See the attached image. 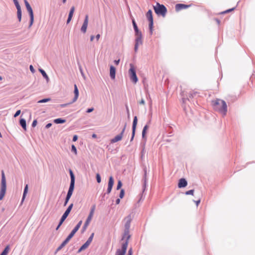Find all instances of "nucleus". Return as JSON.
Returning <instances> with one entry per match:
<instances>
[{"instance_id": "f257e3e1", "label": "nucleus", "mask_w": 255, "mask_h": 255, "mask_svg": "<svg viewBox=\"0 0 255 255\" xmlns=\"http://www.w3.org/2000/svg\"><path fill=\"white\" fill-rule=\"evenodd\" d=\"M126 222L125 225V230L122 240H124L122 244L121 249H118L116 252L115 255H126L128 244L129 240L131 236L129 235L130 223L132 220L130 214L126 218Z\"/></svg>"}, {"instance_id": "f03ea898", "label": "nucleus", "mask_w": 255, "mask_h": 255, "mask_svg": "<svg viewBox=\"0 0 255 255\" xmlns=\"http://www.w3.org/2000/svg\"><path fill=\"white\" fill-rule=\"evenodd\" d=\"M126 222L125 225V230L122 240H124L122 244L121 249H118L116 252L115 255H126L128 244L129 240L131 236L129 235L130 223L132 220L130 214L126 218Z\"/></svg>"}, {"instance_id": "7ed1b4c3", "label": "nucleus", "mask_w": 255, "mask_h": 255, "mask_svg": "<svg viewBox=\"0 0 255 255\" xmlns=\"http://www.w3.org/2000/svg\"><path fill=\"white\" fill-rule=\"evenodd\" d=\"M69 174L70 176V186L69 187V189L67 194V195L66 196V198L65 199L64 203V206H66L70 199L71 198L73 192L75 188V176L74 174V172H73L72 170L71 169H69Z\"/></svg>"}, {"instance_id": "20e7f679", "label": "nucleus", "mask_w": 255, "mask_h": 255, "mask_svg": "<svg viewBox=\"0 0 255 255\" xmlns=\"http://www.w3.org/2000/svg\"><path fill=\"white\" fill-rule=\"evenodd\" d=\"M82 223V221H80L76 225L74 229L72 230L71 233L68 235L65 240L61 243V244L57 248L55 251L54 254H56L58 252L61 250L69 242V241L73 237L76 233L78 231Z\"/></svg>"}, {"instance_id": "39448f33", "label": "nucleus", "mask_w": 255, "mask_h": 255, "mask_svg": "<svg viewBox=\"0 0 255 255\" xmlns=\"http://www.w3.org/2000/svg\"><path fill=\"white\" fill-rule=\"evenodd\" d=\"M213 105L215 110H219L221 112H227V111L226 103L222 100L216 99L213 101Z\"/></svg>"}, {"instance_id": "423d86ee", "label": "nucleus", "mask_w": 255, "mask_h": 255, "mask_svg": "<svg viewBox=\"0 0 255 255\" xmlns=\"http://www.w3.org/2000/svg\"><path fill=\"white\" fill-rule=\"evenodd\" d=\"M6 190V178L4 175V171H1V185H0V200H2L3 198Z\"/></svg>"}, {"instance_id": "0eeeda50", "label": "nucleus", "mask_w": 255, "mask_h": 255, "mask_svg": "<svg viewBox=\"0 0 255 255\" xmlns=\"http://www.w3.org/2000/svg\"><path fill=\"white\" fill-rule=\"evenodd\" d=\"M73 207V204L71 203L70 204L68 208L66 209V211L64 212L63 214L62 215V217H61L59 223L57 225V226L56 228V230H58L60 226L62 225L64 221L66 220V219L67 218L68 215H69L71 211L72 210Z\"/></svg>"}, {"instance_id": "6e6552de", "label": "nucleus", "mask_w": 255, "mask_h": 255, "mask_svg": "<svg viewBox=\"0 0 255 255\" xmlns=\"http://www.w3.org/2000/svg\"><path fill=\"white\" fill-rule=\"evenodd\" d=\"M95 208H96V205H94L92 206V207L91 208V209H90V213L83 225V226L82 227V230H81V233H84L85 231L86 230L88 226H89L91 220H92V218L93 217V214H94V211H95Z\"/></svg>"}, {"instance_id": "1a4fd4ad", "label": "nucleus", "mask_w": 255, "mask_h": 255, "mask_svg": "<svg viewBox=\"0 0 255 255\" xmlns=\"http://www.w3.org/2000/svg\"><path fill=\"white\" fill-rule=\"evenodd\" d=\"M153 8L157 15H160L163 17H165L167 12V9L164 5L157 3L155 6H153Z\"/></svg>"}, {"instance_id": "9d476101", "label": "nucleus", "mask_w": 255, "mask_h": 255, "mask_svg": "<svg viewBox=\"0 0 255 255\" xmlns=\"http://www.w3.org/2000/svg\"><path fill=\"white\" fill-rule=\"evenodd\" d=\"M31 116V113H22L20 115L19 125L24 130H26V122L25 117H28L30 119Z\"/></svg>"}, {"instance_id": "9b49d317", "label": "nucleus", "mask_w": 255, "mask_h": 255, "mask_svg": "<svg viewBox=\"0 0 255 255\" xmlns=\"http://www.w3.org/2000/svg\"><path fill=\"white\" fill-rule=\"evenodd\" d=\"M143 170L144 172V174L143 176L142 181H143V185H142V193L141 195L140 199L142 197L143 192L146 190V187L147 184V168L145 166L143 167Z\"/></svg>"}, {"instance_id": "f8f14e48", "label": "nucleus", "mask_w": 255, "mask_h": 255, "mask_svg": "<svg viewBox=\"0 0 255 255\" xmlns=\"http://www.w3.org/2000/svg\"><path fill=\"white\" fill-rule=\"evenodd\" d=\"M129 74L130 75V79L132 81L136 83L138 80L136 75L135 69L132 64H130V69L129 70Z\"/></svg>"}, {"instance_id": "ddd939ff", "label": "nucleus", "mask_w": 255, "mask_h": 255, "mask_svg": "<svg viewBox=\"0 0 255 255\" xmlns=\"http://www.w3.org/2000/svg\"><path fill=\"white\" fill-rule=\"evenodd\" d=\"M146 16L149 21V27L150 31L151 34L152 33L153 20L152 17V12L151 10L149 9L146 14Z\"/></svg>"}, {"instance_id": "4468645a", "label": "nucleus", "mask_w": 255, "mask_h": 255, "mask_svg": "<svg viewBox=\"0 0 255 255\" xmlns=\"http://www.w3.org/2000/svg\"><path fill=\"white\" fill-rule=\"evenodd\" d=\"M126 126L127 124L125 123L121 132L118 134L117 135H116L114 138L111 139L110 141L111 143H114L122 140L123 134L125 132L126 128Z\"/></svg>"}, {"instance_id": "2eb2a0df", "label": "nucleus", "mask_w": 255, "mask_h": 255, "mask_svg": "<svg viewBox=\"0 0 255 255\" xmlns=\"http://www.w3.org/2000/svg\"><path fill=\"white\" fill-rule=\"evenodd\" d=\"M24 3L25 4L26 9L30 15V26H31L32 24H33V20H34V15H33L32 9L31 8V7L30 6L29 3L28 2V1L26 0H24Z\"/></svg>"}, {"instance_id": "dca6fc26", "label": "nucleus", "mask_w": 255, "mask_h": 255, "mask_svg": "<svg viewBox=\"0 0 255 255\" xmlns=\"http://www.w3.org/2000/svg\"><path fill=\"white\" fill-rule=\"evenodd\" d=\"M187 185V181L184 178H180L178 183V187L182 188L185 187Z\"/></svg>"}, {"instance_id": "f3484780", "label": "nucleus", "mask_w": 255, "mask_h": 255, "mask_svg": "<svg viewBox=\"0 0 255 255\" xmlns=\"http://www.w3.org/2000/svg\"><path fill=\"white\" fill-rule=\"evenodd\" d=\"M88 24V15H86L84 21V23L81 27V30L83 33H85L87 30Z\"/></svg>"}, {"instance_id": "a211bd4d", "label": "nucleus", "mask_w": 255, "mask_h": 255, "mask_svg": "<svg viewBox=\"0 0 255 255\" xmlns=\"http://www.w3.org/2000/svg\"><path fill=\"white\" fill-rule=\"evenodd\" d=\"M190 5H187L182 3H178L175 5V10L177 11H179L183 9H186L189 7Z\"/></svg>"}, {"instance_id": "6ab92c4d", "label": "nucleus", "mask_w": 255, "mask_h": 255, "mask_svg": "<svg viewBox=\"0 0 255 255\" xmlns=\"http://www.w3.org/2000/svg\"><path fill=\"white\" fill-rule=\"evenodd\" d=\"M28 185L27 184L25 185L24 188L23 195H22L21 201L20 202L21 205L23 203V202L26 197V196L28 192Z\"/></svg>"}, {"instance_id": "aec40b11", "label": "nucleus", "mask_w": 255, "mask_h": 255, "mask_svg": "<svg viewBox=\"0 0 255 255\" xmlns=\"http://www.w3.org/2000/svg\"><path fill=\"white\" fill-rule=\"evenodd\" d=\"M148 125H145L144 126V127L142 129V138L144 141H146V134L147 130L148 129Z\"/></svg>"}, {"instance_id": "412c9836", "label": "nucleus", "mask_w": 255, "mask_h": 255, "mask_svg": "<svg viewBox=\"0 0 255 255\" xmlns=\"http://www.w3.org/2000/svg\"><path fill=\"white\" fill-rule=\"evenodd\" d=\"M142 44V37H136L135 39V44L134 46V50L136 51L138 49V46L139 45Z\"/></svg>"}, {"instance_id": "4be33fe9", "label": "nucleus", "mask_w": 255, "mask_h": 255, "mask_svg": "<svg viewBox=\"0 0 255 255\" xmlns=\"http://www.w3.org/2000/svg\"><path fill=\"white\" fill-rule=\"evenodd\" d=\"M110 75L112 79H115L116 76V68L113 66H110Z\"/></svg>"}, {"instance_id": "5701e85b", "label": "nucleus", "mask_w": 255, "mask_h": 255, "mask_svg": "<svg viewBox=\"0 0 255 255\" xmlns=\"http://www.w3.org/2000/svg\"><path fill=\"white\" fill-rule=\"evenodd\" d=\"M74 11H75V7L74 6H72L71 8V9H70L69 13L68 18V19L67 20V23H69L70 22V21L71 20L72 16H73V13L74 12Z\"/></svg>"}, {"instance_id": "b1692460", "label": "nucleus", "mask_w": 255, "mask_h": 255, "mask_svg": "<svg viewBox=\"0 0 255 255\" xmlns=\"http://www.w3.org/2000/svg\"><path fill=\"white\" fill-rule=\"evenodd\" d=\"M66 122V119L61 118L55 119L53 120L54 123L56 124H62L65 123Z\"/></svg>"}, {"instance_id": "393cba45", "label": "nucleus", "mask_w": 255, "mask_h": 255, "mask_svg": "<svg viewBox=\"0 0 255 255\" xmlns=\"http://www.w3.org/2000/svg\"><path fill=\"white\" fill-rule=\"evenodd\" d=\"M137 124V116H135L133 118L132 125V130H136V126Z\"/></svg>"}, {"instance_id": "a878e982", "label": "nucleus", "mask_w": 255, "mask_h": 255, "mask_svg": "<svg viewBox=\"0 0 255 255\" xmlns=\"http://www.w3.org/2000/svg\"><path fill=\"white\" fill-rule=\"evenodd\" d=\"M74 93L75 96H74V99H73V102H74L76 100H77V99H78V96H79L78 89L77 86V85L76 84L74 85Z\"/></svg>"}, {"instance_id": "bb28decb", "label": "nucleus", "mask_w": 255, "mask_h": 255, "mask_svg": "<svg viewBox=\"0 0 255 255\" xmlns=\"http://www.w3.org/2000/svg\"><path fill=\"white\" fill-rule=\"evenodd\" d=\"M10 250L9 245H7L0 254V255H7Z\"/></svg>"}, {"instance_id": "cd10ccee", "label": "nucleus", "mask_w": 255, "mask_h": 255, "mask_svg": "<svg viewBox=\"0 0 255 255\" xmlns=\"http://www.w3.org/2000/svg\"><path fill=\"white\" fill-rule=\"evenodd\" d=\"M146 142L144 141L143 142L141 143V146L142 147V150L141 151V157L142 158L145 153V146Z\"/></svg>"}, {"instance_id": "c85d7f7f", "label": "nucleus", "mask_w": 255, "mask_h": 255, "mask_svg": "<svg viewBox=\"0 0 255 255\" xmlns=\"http://www.w3.org/2000/svg\"><path fill=\"white\" fill-rule=\"evenodd\" d=\"M89 247V245H87L86 243H85L83 245L81 246V247L78 249L77 251V253H81L82 251L86 249Z\"/></svg>"}, {"instance_id": "c756f323", "label": "nucleus", "mask_w": 255, "mask_h": 255, "mask_svg": "<svg viewBox=\"0 0 255 255\" xmlns=\"http://www.w3.org/2000/svg\"><path fill=\"white\" fill-rule=\"evenodd\" d=\"M94 236V233H93L91 234L90 236L89 237L87 241L85 242L87 245L89 246L90 245L91 243L92 242L93 237Z\"/></svg>"}, {"instance_id": "7c9ffc66", "label": "nucleus", "mask_w": 255, "mask_h": 255, "mask_svg": "<svg viewBox=\"0 0 255 255\" xmlns=\"http://www.w3.org/2000/svg\"><path fill=\"white\" fill-rule=\"evenodd\" d=\"M114 184V179L112 176H110L109 178L108 186H113Z\"/></svg>"}, {"instance_id": "2f4dec72", "label": "nucleus", "mask_w": 255, "mask_h": 255, "mask_svg": "<svg viewBox=\"0 0 255 255\" xmlns=\"http://www.w3.org/2000/svg\"><path fill=\"white\" fill-rule=\"evenodd\" d=\"M106 193H102L101 195V201L102 203H103L104 201H105L106 199H107L108 198V196H106Z\"/></svg>"}, {"instance_id": "473e14b6", "label": "nucleus", "mask_w": 255, "mask_h": 255, "mask_svg": "<svg viewBox=\"0 0 255 255\" xmlns=\"http://www.w3.org/2000/svg\"><path fill=\"white\" fill-rule=\"evenodd\" d=\"M39 71L42 74V76L47 80V81H48L49 78L45 72L42 69H40Z\"/></svg>"}, {"instance_id": "72a5a7b5", "label": "nucleus", "mask_w": 255, "mask_h": 255, "mask_svg": "<svg viewBox=\"0 0 255 255\" xmlns=\"http://www.w3.org/2000/svg\"><path fill=\"white\" fill-rule=\"evenodd\" d=\"M17 10V17H18V20L19 21H20L21 20V9H19L18 8Z\"/></svg>"}, {"instance_id": "f704fd0d", "label": "nucleus", "mask_w": 255, "mask_h": 255, "mask_svg": "<svg viewBox=\"0 0 255 255\" xmlns=\"http://www.w3.org/2000/svg\"><path fill=\"white\" fill-rule=\"evenodd\" d=\"M125 190L124 189H121L120 190V194H119V197L121 199L123 198L125 196Z\"/></svg>"}, {"instance_id": "c9c22d12", "label": "nucleus", "mask_w": 255, "mask_h": 255, "mask_svg": "<svg viewBox=\"0 0 255 255\" xmlns=\"http://www.w3.org/2000/svg\"><path fill=\"white\" fill-rule=\"evenodd\" d=\"M71 151L73 152L75 155L77 154V148L74 144L71 145Z\"/></svg>"}, {"instance_id": "e433bc0d", "label": "nucleus", "mask_w": 255, "mask_h": 255, "mask_svg": "<svg viewBox=\"0 0 255 255\" xmlns=\"http://www.w3.org/2000/svg\"><path fill=\"white\" fill-rule=\"evenodd\" d=\"M96 178L97 182L98 183H100L101 182V177L99 173H98L96 174Z\"/></svg>"}, {"instance_id": "4c0bfd02", "label": "nucleus", "mask_w": 255, "mask_h": 255, "mask_svg": "<svg viewBox=\"0 0 255 255\" xmlns=\"http://www.w3.org/2000/svg\"><path fill=\"white\" fill-rule=\"evenodd\" d=\"M123 183L122 182L121 180H119L118 182V184L117 185L116 189L117 190L121 189V187H122Z\"/></svg>"}, {"instance_id": "58836bf2", "label": "nucleus", "mask_w": 255, "mask_h": 255, "mask_svg": "<svg viewBox=\"0 0 255 255\" xmlns=\"http://www.w3.org/2000/svg\"><path fill=\"white\" fill-rule=\"evenodd\" d=\"M194 192V189H191L185 192V194L187 195H193Z\"/></svg>"}, {"instance_id": "ea45409f", "label": "nucleus", "mask_w": 255, "mask_h": 255, "mask_svg": "<svg viewBox=\"0 0 255 255\" xmlns=\"http://www.w3.org/2000/svg\"><path fill=\"white\" fill-rule=\"evenodd\" d=\"M13 1H14V4L15 5V6H16L17 9H18V8L21 9L20 6L17 0H13Z\"/></svg>"}, {"instance_id": "a19ab883", "label": "nucleus", "mask_w": 255, "mask_h": 255, "mask_svg": "<svg viewBox=\"0 0 255 255\" xmlns=\"http://www.w3.org/2000/svg\"><path fill=\"white\" fill-rule=\"evenodd\" d=\"M234 9H235V8H230V9H227L225 11L221 12L220 13V14H225V13H228L229 12H231V11L234 10Z\"/></svg>"}, {"instance_id": "79ce46f5", "label": "nucleus", "mask_w": 255, "mask_h": 255, "mask_svg": "<svg viewBox=\"0 0 255 255\" xmlns=\"http://www.w3.org/2000/svg\"><path fill=\"white\" fill-rule=\"evenodd\" d=\"M132 24L135 31H137L138 27L134 19L132 20Z\"/></svg>"}, {"instance_id": "37998d69", "label": "nucleus", "mask_w": 255, "mask_h": 255, "mask_svg": "<svg viewBox=\"0 0 255 255\" xmlns=\"http://www.w3.org/2000/svg\"><path fill=\"white\" fill-rule=\"evenodd\" d=\"M135 31L136 37H142L141 32L140 31H139L138 29L137 30V31Z\"/></svg>"}, {"instance_id": "c03bdc74", "label": "nucleus", "mask_w": 255, "mask_h": 255, "mask_svg": "<svg viewBox=\"0 0 255 255\" xmlns=\"http://www.w3.org/2000/svg\"><path fill=\"white\" fill-rule=\"evenodd\" d=\"M135 130H132L131 136L130 140V142H131L133 140V138H134V137L135 135Z\"/></svg>"}, {"instance_id": "a18cd8bd", "label": "nucleus", "mask_w": 255, "mask_h": 255, "mask_svg": "<svg viewBox=\"0 0 255 255\" xmlns=\"http://www.w3.org/2000/svg\"><path fill=\"white\" fill-rule=\"evenodd\" d=\"M37 120H34L32 122V123L31 125L32 127L34 128L35 127H36V126L37 125Z\"/></svg>"}, {"instance_id": "49530a36", "label": "nucleus", "mask_w": 255, "mask_h": 255, "mask_svg": "<svg viewBox=\"0 0 255 255\" xmlns=\"http://www.w3.org/2000/svg\"><path fill=\"white\" fill-rule=\"evenodd\" d=\"M78 138V135L75 134L73 136L72 140H73V141L75 142L77 140Z\"/></svg>"}, {"instance_id": "de8ad7c7", "label": "nucleus", "mask_w": 255, "mask_h": 255, "mask_svg": "<svg viewBox=\"0 0 255 255\" xmlns=\"http://www.w3.org/2000/svg\"><path fill=\"white\" fill-rule=\"evenodd\" d=\"M49 100H50L49 99H44L42 100L39 101L38 102L39 103H45V102L49 101Z\"/></svg>"}, {"instance_id": "09e8293b", "label": "nucleus", "mask_w": 255, "mask_h": 255, "mask_svg": "<svg viewBox=\"0 0 255 255\" xmlns=\"http://www.w3.org/2000/svg\"><path fill=\"white\" fill-rule=\"evenodd\" d=\"M127 255H132V249L130 248L129 249Z\"/></svg>"}, {"instance_id": "8fccbe9b", "label": "nucleus", "mask_w": 255, "mask_h": 255, "mask_svg": "<svg viewBox=\"0 0 255 255\" xmlns=\"http://www.w3.org/2000/svg\"><path fill=\"white\" fill-rule=\"evenodd\" d=\"M52 123H48L46 125L45 127V128L47 129V128H50L51 126H52Z\"/></svg>"}, {"instance_id": "3c124183", "label": "nucleus", "mask_w": 255, "mask_h": 255, "mask_svg": "<svg viewBox=\"0 0 255 255\" xmlns=\"http://www.w3.org/2000/svg\"><path fill=\"white\" fill-rule=\"evenodd\" d=\"M194 202H195L196 206H198V205L200 204L201 201L200 199H199L197 201H194Z\"/></svg>"}, {"instance_id": "603ef678", "label": "nucleus", "mask_w": 255, "mask_h": 255, "mask_svg": "<svg viewBox=\"0 0 255 255\" xmlns=\"http://www.w3.org/2000/svg\"><path fill=\"white\" fill-rule=\"evenodd\" d=\"M21 113H15L14 115H13V117L14 118H16L19 116L20 115Z\"/></svg>"}, {"instance_id": "864d4df0", "label": "nucleus", "mask_w": 255, "mask_h": 255, "mask_svg": "<svg viewBox=\"0 0 255 255\" xmlns=\"http://www.w3.org/2000/svg\"><path fill=\"white\" fill-rule=\"evenodd\" d=\"M120 198H118L116 199V204H119L120 203V201H121V200H120Z\"/></svg>"}, {"instance_id": "5fc2aeb1", "label": "nucleus", "mask_w": 255, "mask_h": 255, "mask_svg": "<svg viewBox=\"0 0 255 255\" xmlns=\"http://www.w3.org/2000/svg\"><path fill=\"white\" fill-rule=\"evenodd\" d=\"M29 68H30V71L32 72H34V68H33V66L32 65L30 66Z\"/></svg>"}, {"instance_id": "6e6d98bb", "label": "nucleus", "mask_w": 255, "mask_h": 255, "mask_svg": "<svg viewBox=\"0 0 255 255\" xmlns=\"http://www.w3.org/2000/svg\"><path fill=\"white\" fill-rule=\"evenodd\" d=\"M119 62H120V59H118L117 60H115L114 61V63L117 65H118L119 64Z\"/></svg>"}, {"instance_id": "4d7b16f0", "label": "nucleus", "mask_w": 255, "mask_h": 255, "mask_svg": "<svg viewBox=\"0 0 255 255\" xmlns=\"http://www.w3.org/2000/svg\"><path fill=\"white\" fill-rule=\"evenodd\" d=\"M100 37V34H98L96 35V38L97 41H98V40H99V39Z\"/></svg>"}, {"instance_id": "13d9d810", "label": "nucleus", "mask_w": 255, "mask_h": 255, "mask_svg": "<svg viewBox=\"0 0 255 255\" xmlns=\"http://www.w3.org/2000/svg\"><path fill=\"white\" fill-rule=\"evenodd\" d=\"M94 38H95V37H94V35H91V36H90V41H91V42H92V41L94 40Z\"/></svg>"}, {"instance_id": "bf43d9fd", "label": "nucleus", "mask_w": 255, "mask_h": 255, "mask_svg": "<svg viewBox=\"0 0 255 255\" xmlns=\"http://www.w3.org/2000/svg\"><path fill=\"white\" fill-rule=\"evenodd\" d=\"M113 187V186H108V188H107V189H108V190H110L111 191H112V190Z\"/></svg>"}, {"instance_id": "052dcab7", "label": "nucleus", "mask_w": 255, "mask_h": 255, "mask_svg": "<svg viewBox=\"0 0 255 255\" xmlns=\"http://www.w3.org/2000/svg\"><path fill=\"white\" fill-rule=\"evenodd\" d=\"M215 21L217 22V23L218 24H220V20H219V19L216 18V19H215Z\"/></svg>"}, {"instance_id": "680f3d73", "label": "nucleus", "mask_w": 255, "mask_h": 255, "mask_svg": "<svg viewBox=\"0 0 255 255\" xmlns=\"http://www.w3.org/2000/svg\"><path fill=\"white\" fill-rule=\"evenodd\" d=\"M93 110H94L93 108H90V109H88L87 110V112H93Z\"/></svg>"}, {"instance_id": "e2e57ef3", "label": "nucleus", "mask_w": 255, "mask_h": 255, "mask_svg": "<svg viewBox=\"0 0 255 255\" xmlns=\"http://www.w3.org/2000/svg\"><path fill=\"white\" fill-rule=\"evenodd\" d=\"M111 192V191L110 190L107 189V191L105 193H106V194H109Z\"/></svg>"}, {"instance_id": "0e129e2a", "label": "nucleus", "mask_w": 255, "mask_h": 255, "mask_svg": "<svg viewBox=\"0 0 255 255\" xmlns=\"http://www.w3.org/2000/svg\"><path fill=\"white\" fill-rule=\"evenodd\" d=\"M140 104H144V100L142 99L140 102H139Z\"/></svg>"}, {"instance_id": "69168bd1", "label": "nucleus", "mask_w": 255, "mask_h": 255, "mask_svg": "<svg viewBox=\"0 0 255 255\" xmlns=\"http://www.w3.org/2000/svg\"><path fill=\"white\" fill-rule=\"evenodd\" d=\"M93 138H96L97 137V135L95 133H93L92 135Z\"/></svg>"}, {"instance_id": "338daca9", "label": "nucleus", "mask_w": 255, "mask_h": 255, "mask_svg": "<svg viewBox=\"0 0 255 255\" xmlns=\"http://www.w3.org/2000/svg\"><path fill=\"white\" fill-rule=\"evenodd\" d=\"M222 113V116L223 117H225L226 115V114H227V113H225V112Z\"/></svg>"}, {"instance_id": "774afa93", "label": "nucleus", "mask_w": 255, "mask_h": 255, "mask_svg": "<svg viewBox=\"0 0 255 255\" xmlns=\"http://www.w3.org/2000/svg\"><path fill=\"white\" fill-rule=\"evenodd\" d=\"M172 135V132H169L168 134V136H171Z\"/></svg>"}]
</instances>
